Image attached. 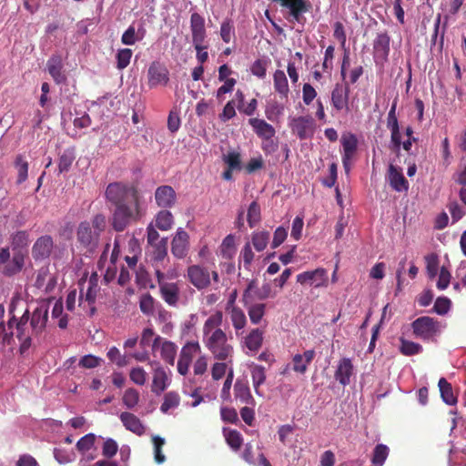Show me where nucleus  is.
I'll return each instance as SVG.
<instances>
[{"mask_svg":"<svg viewBox=\"0 0 466 466\" xmlns=\"http://www.w3.org/2000/svg\"><path fill=\"white\" fill-rule=\"evenodd\" d=\"M106 226V218L103 214H96L91 221L80 222L76 231L77 243L89 252L95 251Z\"/></svg>","mask_w":466,"mask_h":466,"instance_id":"nucleus-4","label":"nucleus"},{"mask_svg":"<svg viewBox=\"0 0 466 466\" xmlns=\"http://www.w3.org/2000/svg\"><path fill=\"white\" fill-rule=\"evenodd\" d=\"M226 441L228 444L233 449L238 450L242 444L241 434L235 430H230L226 433Z\"/></svg>","mask_w":466,"mask_h":466,"instance_id":"nucleus-64","label":"nucleus"},{"mask_svg":"<svg viewBox=\"0 0 466 466\" xmlns=\"http://www.w3.org/2000/svg\"><path fill=\"white\" fill-rule=\"evenodd\" d=\"M222 322L221 311H216L205 320L202 329L203 343L215 359L231 361L233 347L228 343L227 333L221 329Z\"/></svg>","mask_w":466,"mask_h":466,"instance_id":"nucleus-3","label":"nucleus"},{"mask_svg":"<svg viewBox=\"0 0 466 466\" xmlns=\"http://www.w3.org/2000/svg\"><path fill=\"white\" fill-rule=\"evenodd\" d=\"M201 348L198 341H188L181 349L177 361V371L181 375L188 372L193 358L200 353Z\"/></svg>","mask_w":466,"mask_h":466,"instance_id":"nucleus-12","label":"nucleus"},{"mask_svg":"<svg viewBox=\"0 0 466 466\" xmlns=\"http://www.w3.org/2000/svg\"><path fill=\"white\" fill-rule=\"evenodd\" d=\"M187 277L190 283L198 289H204L210 285V272L200 265H192L187 268Z\"/></svg>","mask_w":466,"mask_h":466,"instance_id":"nucleus-15","label":"nucleus"},{"mask_svg":"<svg viewBox=\"0 0 466 466\" xmlns=\"http://www.w3.org/2000/svg\"><path fill=\"white\" fill-rule=\"evenodd\" d=\"M248 124L251 126L256 135L261 139L274 137L276 135L274 127L264 119L257 117L249 118Z\"/></svg>","mask_w":466,"mask_h":466,"instance_id":"nucleus-30","label":"nucleus"},{"mask_svg":"<svg viewBox=\"0 0 466 466\" xmlns=\"http://www.w3.org/2000/svg\"><path fill=\"white\" fill-rule=\"evenodd\" d=\"M386 180L397 192H406L409 189V182L403 175L402 168L393 164L389 165Z\"/></svg>","mask_w":466,"mask_h":466,"instance_id":"nucleus-17","label":"nucleus"},{"mask_svg":"<svg viewBox=\"0 0 466 466\" xmlns=\"http://www.w3.org/2000/svg\"><path fill=\"white\" fill-rule=\"evenodd\" d=\"M156 277L161 298L170 307H177L180 299V290L177 283L167 282L165 273L156 269Z\"/></svg>","mask_w":466,"mask_h":466,"instance_id":"nucleus-8","label":"nucleus"},{"mask_svg":"<svg viewBox=\"0 0 466 466\" xmlns=\"http://www.w3.org/2000/svg\"><path fill=\"white\" fill-rule=\"evenodd\" d=\"M49 306L46 302H41L34 309L32 315H29V322L35 332L41 334L47 323Z\"/></svg>","mask_w":466,"mask_h":466,"instance_id":"nucleus-18","label":"nucleus"},{"mask_svg":"<svg viewBox=\"0 0 466 466\" xmlns=\"http://www.w3.org/2000/svg\"><path fill=\"white\" fill-rule=\"evenodd\" d=\"M76 158L75 150L73 148H66L59 157L58 171L59 173L67 172Z\"/></svg>","mask_w":466,"mask_h":466,"instance_id":"nucleus-45","label":"nucleus"},{"mask_svg":"<svg viewBox=\"0 0 466 466\" xmlns=\"http://www.w3.org/2000/svg\"><path fill=\"white\" fill-rule=\"evenodd\" d=\"M252 289V283H249L243 295L244 306L247 308L250 322L254 325L258 324L263 319L266 312V305L264 303H254L248 305L247 297Z\"/></svg>","mask_w":466,"mask_h":466,"instance_id":"nucleus-25","label":"nucleus"},{"mask_svg":"<svg viewBox=\"0 0 466 466\" xmlns=\"http://www.w3.org/2000/svg\"><path fill=\"white\" fill-rule=\"evenodd\" d=\"M29 241V235L26 231H17L11 237V246L14 250L27 247Z\"/></svg>","mask_w":466,"mask_h":466,"instance_id":"nucleus-54","label":"nucleus"},{"mask_svg":"<svg viewBox=\"0 0 466 466\" xmlns=\"http://www.w3.org/2000/svg\"><path fill=\"white\" fill-rule=\"evenodd\" d=\"M226 311L229 316V319L235 329L236 336H241L248 323L244 311L240 308H232L231 309Z\"/></svg>","mask_w":466,"mask_h":466,"instance_id":"nucleus-33","label":"nucleus"},{"mask_svg":"<svg viewBox=\"0 0 466 466\" xmlns=\"http://www.w3.org/2000/svg\"><path fill=\"white\" fill-rule=\"evenodd\" d=\"M123 404L127 409H134L139 401V392L133 388L126 390L122 398Z\"/></svg>","mask_w":466,"mask_h":466,"instance_id":"nucleus-51","label":"nucleus"},{"mask_svg":"<svg viewBox=\"0 0 466 466\" xmlns=\"http://www.w3.org/2000/svg\"><path fill=\"white\" fill-rule=\"evenodd\" d=\"M234 395L241 403L255 405L248 382L238 380L234 385Z\"/></svg>","mask_w":466,"mask_h":466,"instance_id":"nucleus-37","label":"nucleus"},{"mask_svg":"<svg viewBox=\"0 0 466 466\" xmlns=\"http://www.w3.org/2000/svg\"><path fill=\"white\" fill-rule=\"evenodd\" d=\"M179 395L175 391H169L164 396V401L160 406V410L163 413H167L169 410L177 408L179 405Z\"/></svg>","mask_w":466,"mask_h":466,"instance_id":"nucleus-48","label":"nucleus"},{"mask_svg":"<svg viewBox=\"0 0 466 466\" xmlns=\"http://www.w3.org/2000/svg\"><path fill=\"white\" fill-rule=\"evenodd\" d=\"M389 448L385 444H378L373 450L371 462L375 466H382L389 456Z\"/></svg>","mask_w":466,"mask_h":466,"instance_id":"nucleus-47","label":"nucleus"},{"mask_svg":"<svg viewBox=\"0 0 466 466\" xmlns=\"http://www.w3.org/2000/svg\"><path fill=\"white\" fill-rule=\"evenodd\" d=\"M400 350L403 355L412 356L420 353L422 346L417 342L401 339Z\"/></svg>","mask_w":466,"mask_h":466,"instance_id":"nucleus-50","label":"nucleus"},{"mask_svg":"<svg viewBox=\"0 0 466 466\" xmlns=\"http://www.w3.org/2000/svg\"><path fill=\"white\" fill-rule=\"evenodd\" d=\"M54 458L59 464H66L76 460V453L73 450L55 448L53 451Z\"/></svg>","mask_w":466,"mask_h":466,"instance_id":"nucleus-49","label":"nucleus"},{"mask_svg":"<svg viewBox=\"0 0 466 466\" xmlns=\"http://www.w3.org/2000/svg\"><path fill=\"white\" fill-rule=\"evenodd\" d=\"M189 249V235L182 228H178L171 241V253L177 258H184Z\"/></svg>","mask_w":466,"mask_h":466,"instance_id":"nucleus-16","label":"nucleus"},{"mask_svg":"<svg viewBox=\"0 0 466 466\" xmlns=\"http://www.w3.org/2000/svg\"><path fill=\"white\" fill-rule=\"evenodd\" d=\"M132 55H133V52L129 48L119 49L117 51L116 56V67L119 70H123L124 68H126L130 63Z\"/></svg>","mask_w":466,"mask_h":466,"instance_id":"nucleus-57","label":"nucleus"},{"mask_svg":"<svg viewBox=\"0 0 466 466\" xmlns=\"http://www.w3.org/2000/svg\"><path fill=\"white\" fill-rule=\"evenodd\" d=\"M106 198L116 206L112 217V227L116 231H123L145 215L142 197L132 186L119 182L110 183L106 189Z\"/></svg>","mask_w":466,"mask_h":466,"instance_id":"nucleus-1","label":"nucleus"},{"mask_svg":"<svg viewBox=\"0 0 466 466\" xmlns=\"http://www.w3.org/2000/svg\"><path fill=\"white\" fill-rule=\"evenodd\" d=\"M271 61L268 56L256 59L250 66L251 74L259 79H264L267 76V69Z\"/></svg>","mask_w":466,"mask_h":466,"instance_id":"nucleus-42","label":"nucleus"},{"mask_svg":"<svg viewBox=\"0 0 466 466\" xmlns=\"http://www.w3.org/2000/svg\"><path fill=\"white\" fill-rule=\"evenodd\" d=\"M119 419L127 431H129L137 436H142L145 433L146 426L135 414L124 411L119 415Z\"/></svg>","mask_w":466,"mask_h":466,"instance_id":"nucleus-28","label":"nucleus"},{"mask_svg":"<svg viewBox=\"0 0 466 466\" xmlns=\"http://www.w3.org/2000/svg\"><path fill=\"white\" fill-rule=\"evenodd\" d=\"M107 358L114 363H116L118 367H124L127 364V358L125 355H122L119 350L116 347H111L107 353Z\"/></svg>","mask_w":466,"mask_h":466,"instance_id":"nucleus-61","label":"nucleus"},{"mask_svg":"<svg viewBox=\"0 0 466 466\" xmlns=\"http://www.w3.org/2000/svg\"><path fill=\"white\" fill-rule=\"evenodd\" d=\"M438 386L440 388L442 400L448 405H455L457 403V398L453 393L451 383H449L446 379L441 378Z\"/></svg>","mask_w":466,"mask_h":466,"instance_id":"nucleus-41","label":"nucleus"},{"mask_svg":"<svg viewBox=\"0 0 466 466\" xmlns=\"http://www.w3.org/2000/svg\"><path fill=\"white\" fill-rule=\"evenodd\" d=\"M316 352L314 350H308L302 354H295L292 358V370L299 374H304L308 366L311 363L315 358Z\"/></svg>","mask_w":466,"mask_h":466,"instance_id":"nucleus-31","label":"nucleus"},{"mask_svg":"<svg viewBox=\"0 0 466 466\" xmlns=\"http://www.w3.org/2000/svg\"><path fill=\"white\" fill-rule=\"evenodd\" d=\"M350 85L349 83H337L331 91L330 101L333 108L336 111L346 110L349 111L350 100Z\"/></svg>","mask_w":466,"mask_h":466,"instance_id":"nucleus-13","label":"nucleus"},{"mask_svg":"<svg viewBox=\"0 0 466 466\" xmlns=\"http://www.w3.org/2000/svg\"><path fill=\"white\" fill-rule=\"evenodd\" d=\"M54 248V241L50 236H42L36 239L32 248V256L35 260L47 258Z\"/></svg>","mask_w":466,"mask_h":466,"instance_id":"nucleus-22","label":"nucleus"},{"mask_svg":"<svg viewBox=\"0 0 466 466\" xmlns=\"http://www.w3.org/2000/svg\"><path fill=\"white\" fill-rule=\"evenodd\" d=\"M20 301L13 300L10 304L9 313L12 317L8 320V326L10 329H15V336L20 342L19 352L21 355H25L32 346L33 338L39 335L33 330L31 323L29 322V310L25 309L22 316L19 319L14 314V311Z\"/></svg>","mask_w":466,"mask_h":466,"instance_id":"nucleus-5","label":"nucleus"},{"mask_svg":"<svg viewBox=\"0 0 466 466\" xmlns=\"http://www.w3.org/2000/svg\"><path fill=\"white\" fill-rule=\"evenodd\" d=\"M98 290V276L96 273H93L87 280L86 290L85 291L84 287L81 289V298L85 296L86 301L93 303Z\"/></svg>","mask_w":466,"mask_h":466,"instance_id":"nucleus-39","label":"nucleus"},{"mask_svg":"<svg viewBox=\"0 0 466 466\" xmlns=\"http://www.w3.org/2000/svg\"><path fill=\"white\" fill-rule=\"evenodd\" d=\"M260 207L253 201L248 209L247 220L250 228H254L260 221Z\"/></svg>","mask_w":466,"mask_h":466,"instance_id":"nucleus-55","label":"nucleus"},{"mask_svg":"<svg viewBox=\"0 0 466 466\" xmlns=\"http://www.w3.org/2000/svg\"><path fill=\"white\" fill-rule=\"evenodd\" d=\"M109 244H106L105 247V249L103 253L100 256V258L98 260V267L101 270L106 268L104 279L106 282H109L115 279L116 268V262L117 260L118 257V244L115 242L114 248L110 255V259L107 260V255L109 252Z\"/></svg>","mask_w":466,"mask_h":466,"instance_id":"nucleus-11","label":"nucleus"},{"mask_svg":"<svg viewBox=\"0 0 466 466\" xmlns=\"http://www.w3.org/2000/svg\"><path fill=\"white\" fill-rule=\"evenodd\" d=\"M264 332L262 329L256 328L251 329L245 337H243L242 346L247 349V354H254L259 350L262 346Z\"/></svg>","mask_w":466,"mask_h":466,"instance_id":"nucleus-27","label":"nucleus"},{"mask_svg":"<svg viewBox=\"0 0 466 466\" xmlns=\"http://www.w3.org/2000/svg\"><path fill=\"white\" fill-rule=\"evenodd\" d=\"M451 306V301L450 299L446 297H440L434 303L433 311L438 315L443 316L450 311Z\"/></svg>","mask_w":466,"mask_h":466,"instance_id":"nucleus-59","label":"nucleus"},{"mask_svg":"<svg viewBox=\"0 0 466 466\" xmlns=\"http://www.w3.org/2000/svg\"><path fill=\"white\" fill-rule=\"evenodd\" d=\"M154 444V459L157 464H162L166 461V456L162 452V447L165 444V439L159 436L153 437Z\"/></svg>","mask_w":466,"mask_h":466,"instance_id":"nucleus-58","label":"nucleus"},{"mask_svg":"<svg viewBox=\"0 0 466 466\" xmlns=\"http://www.w3.org/2000/svg\"><path fill=\"white\" fill-rule=\"evenodd\" d=\"M342 146V165L347 174L350 173L351 168V160L354 157L357 147L358 139L354 134L343 135L341 137Z\"/></svg>","mask_w":466,"mask_h":466,"instance_id":"nucleus-14","label":"nucleus"},{"mask_svg":"<svg viewBox=\"0 0 466 466\" xmlns=\"http://www.w3.org/2000/svg\"><path fill=\"white\" fill-rule=\"evenodd\" d=\"M153 250V261L157 264L162 262L167 256V238H161L157 244L151 245Z\"/></svg>","mask_w":466,"mask_h":466,"instance_id":"nucleus-46","label":"nucleus"},{"mask_svg":"<svg viewBox=\"0 0 466 466\" xmlns=\"http://www.w3.org/2000/svg\"><path fill=\"white\" fill-rule=\"evenodd\" d=\"M426 270L431 279L436 277L439 269V256L435 253H431L425 257Z\"/></svg>","mask_w":466,"mask_h":466,"instance_id":"nucleus-56","label":"nucleus"},{"mask_svg":"<svg viewBox=\"0 0 466 466\" xmlns=\"http://www.w3.org/2000/svg\"><path fill=\"white\" fill-rule=\"evenodd\" d=\"M190 30L193 45L204 44L206 39L205 19L198 13L190 16Z\"/></svg>","mask_w":466,"mask_h":466,"instance_id":"nucleus-26","label":"nucleus"},{"mask_svg":"<svg viewBox=\"0 0 466 466\" xmlns=\"http://www.w3.org/2000/svg\"><path fill=\"white\" fill-rule=\"evenodd\" d=\"M387 127L390 131V147L396 153L400 150L401 134L397 116L387 117Z\"/></svg>","mask_w":466,"mask_h":466,"instance_id":"nucleus-32","label":"nucleus"},{"mask_svg":"<svg viewBox=\"0 0 466 466\" xmlns=\"http://www.w3.org/2000/svg\"><path fill=\"white\" fill-rule=\"evenodd\" d=\"M251 379L252 384L257 395L261 396V392L259 391V387L266 380V370L265 368L261 365H255L251 369Z\"/></svg>","mask_w":466,"mask_h":466,"instance_id":"nucleus-43","label":"nucleus"},{"mask_svg":"<svg viewBox=\"0 0 466 466\" xmlns=\"http://www.w3.org/2000/svg\"><path fill=\"white\" fill-rule=\"evenodd\" d=\"M235 34L234 25L231 20L226 19L220 25V36L225 43H229Z\"/></svg>","mask_w":466,"mask_h":466,"instance_id":"nucleus-60","label":"nucleus"},{"mask_svg":"<svg viewBox=\"0 0 466 466\" xmlns=\"http://www.w3.org/2000/svg\"><path fill=\"white\" fill-rule=\"evenodd\" d=\"M375 58L386 60L390 53V37L387 34H379L373 45Z\"/></svg>","mask_w":466,"mask_h":466,"instance_id":"nucleus-36","label":"nucleus"},{"mask_svg":"<svg viewBox=\"0 0 466 466\" xmlns=\"http://www.w3.org/2000/svg\"><path fill=\"white\" fill-rule=\"evenodd\" d=\"M174 224V218L170 211L167 209L160 210L155 217V225L157 229L162 231L169 230Z\"/></svg>","mask_w":466,"mask_h":466,"instance_id":"nucleus-40","label":"nucleus"},{"mask_svg":"<svg viewBox=\"0 0 466 466\" xmlns=\"http://www.w3.org/2000/svg\"><path fill=\"white\" fill-rule=\"evenodd\" d=\"M297 282L315 289L326 288L329 284L328 271L323 268L304 271L297 275Z\"/></svg>","mask_w":466,"mask_h":466,"instance_id":"nucleus-10","label":"nucleus"},{"mask_svg":"<svg viewBox=\"0 0 466 466\" xmlns=\"http://www.w3.org/2000/svg\"><path fill=\"white\" fill-rule=\"evenodd\" d=\"M106 198L116 206L112 217V227L116 231H123L145 215L142 197L132 186L119 182L110 183L106 189Z\"/></svg>","mask_w":466,"mask_h":466,"instance_id":"nucleus-2","label":"nucleus"},{"mask_svg":"<svg viewBox=\"0 0 466 466\" xmlns=\"http://www.w3.org/2000/svg\"><path fill=\"white\" fill-rule=\"evenodd\" d=\"M25 265V254L21 251L14 253L12 258L4 265L2 273L5 276L11 277L19 273Z\"/></svg>","mask_w":466,"mask_h":466,"instance_id":"nucleus-34","label":"nucleus"},{"mask_svg":"<svg viewBox=\"0 0 466 466\" xmlns=\"http://www.w3.org/2000/svg\"><path fill=\"white\" fill-rule=\"evenodd\" d=\"M169 80L168 70L160 63L153 62L148 68V84L151 87L166 86Z\"/></svg>","mask_w":466,"mask_h":466,"instance_id":"nucleus-24","label":"nucleus"},{"mask_svg":"<svg viewBox=\"0 0 466 466\" xmlns=\"http://www.w3.org/2000/svg\"><path fill=\"white\" fill-rule=\"evenodd\" d=\"M289 127L299 139L310 138L315 132V122L310 116L289 117Z\"/></svg>","mask_w":466,"mask_h":466,"instance_id":"nucleus-9","label":"nucleus"},{"mask_svg":"<svg viewBox=\"0 0 466 466\" xmlns=\"http://www.w3.org/2000/svg\"><path fill=\"white\" fill-rule=\"evenodd\" d=\"M170 385V378L164 368L157 366L154 370L151 390L160 395Z\"/></svg>","mask_w":466,"mask_h":466,"instance_id":"nucleus-29","label":"nucleus"},{"mask_svg":"<svg viewBox=\"0 0 466 466\" xmlns=\"http://www.w3.org/2000/svg\"><path fill=\"white\" fill-rule=\"evenodd\" d=\"M140 310L147 316H151L155 311V299L154 298L147 293L143 294L139 299Z\"/></svg>","mask_w":466,"mask_h":466,"instance_id":"nucleus-52","label":"nucleus"},{"mask_svg":"<svg viewBox=\"0 0 466 466\" xmlns=\"http://www.w3.org/2000/svg\"><path fill=\"white\" fill-rule=\"evenodd\" d=\"M280 13L284 19L290 24L305 25V14L312 9L309 0H279Z\"/></svg>","mask_w":466,"mask_h":466,"instance_id":"nucleus-6","label":"nucleus"},{"mask_svg":"<svg viewBox=\"0 0 466 466\" xmlns=\"http://www.w3.org/2000/svg\"><path fill=\"white\" fill-rule=\"evenodd\" d=\"M155 200L159 208H170L176 204L177 194L171 186H160L155 191Z\"/></svg>","mask_w":466,"mask_h":466,"instance_id":"nucleus-23","label":"nucleus"},{"mask_svg":"<svg viewBox=\"0 0 466 466\" xmlns=\"http://www.w3.org/2000/svg\"><path fill=\"white\" fill-rule=\"evenodd\" d=\"M152 350L154 351L159 350L161 358L168 364L174 365L177 350V347L174 342L168 340L162 341L161 338L157 336L152 343Z\"/></svg>","mask_w":466,"mask_h":466,"instance_id":"nucleus-19","label":"nucleus"},{"mask_svg":"<svg viewBox=\"0 0 466 466\" xmlns=\"http://www.w3.org/2000/svg\"><path fill=\"white\" fill-rule=\"evenodd\" d=\"M46 70L56 84L60 85L66 81L63 58L60 55H53L48 58L46 62Z\"/></svg>","mask_w":466,"mask_h":466,"instance_id":"nucleus-20","label":"nucleus"},{"mask_svg":"<svg viewBox=\"0 0 466 466\" xmlns=\"http://www.w3.org/2000/svg\"><path fill=\"white\" fill-rule=\"evenodd\" d=\"M355 373V368L350 358H342L339 360L334 377L343 387L350 383V379Z\"/></svg>","mask_w":466,"mask_h":466,"instance_id":"nucleus-21","label":"nucleus"},{"mask_svg":"<svg viewBox=\"0 0 466 466\" xmlns=\"http://www.w3.org/2000/svg\"><path fill=\"white\" fill-rule=\"evenodd\" d=\"M146 35V29L143 25H140L136 29L134 25H130L121 36V42L126 46L135 45L137 42L141 41Z\"/></svg>","mask_w":466,"mask_h":466,"instance_id":"nucleus-35","label":"nucleus"},{"mask_svg":"<svg viewBox=\"0 0 466 466\" xmlns=\"http://www.w3.org/2000/svg\"><path fill=\"white\" fill-rule=\"evenodd\" d=\"M117 451L118 445L115 440L108 438L104 441L102 454L105 458H113L116 454Z\"/></svg>","mask_w":466,"mask_h":466,"instance_id":"nucleus-62","label":"nucleus"},{"mask_svg":"<svg viewBox=\"0 0 466 466\" xmlns=\"http://www.w3.org/2000/svg\"><path fill=\"white\" fill-rule=\"evenodd\" d=\"M96 441V435L93 433H87L82 438L78 440L76 442V449L79 452H81L83 455L86 453L88 451H90Z\"/></svg>","mask_w":466,"mask_h":466,"instance_id":"nucleus-53","label":"nucleus"},{"mask_svg":"<svg viewBox=\"0 0 466 466\" xmlns=\"http://www.w3.org/2000/svg\"><path fill=\"white\" fill-rule=\"evenodd\" d=\"M275 91L283 98H287L289 93V82L286 74L282 70H276L273 74Z\"/></svg>","mask_w":466,"mask_h":466,"instance_id":"nucleus-38","label":"nucleus"},{"mask_svg":"<svg viewBox=\"0 0 466 466\" xmlns=\"http://www.w3.org/2000/svg\"><path fill=\"white\" fill-rule=\"evenodd\" d=\"M15 167L18 171V183H23L27 178L28 173V163L23 158V157L19 156L15 159Z\"/></svg>","mask_w":466,"mask_h":466,"instance_id":"nucleus-63","label":"nucleus"},{"mask_svg":"<svg viewBox=\"0 0 466 466\" xmlns=\"http://www.w3.org/2000/svg\"><path fill=\"white\" fill-rule=\"evenodd\" d=\"M411 326L414 335L423 340L433 339L445 328V325L437 319L427 316L416 319Z\"/></svg>","mask_w":466,"mask_h":466,"instance_id":"nucleus-7","label":"nucleus"},{"mask_svg":"<svg viewBox=\"0 0 466 466\" xmlns=\"http://www.w3.org/2000/svg\"><path fill=\"white\" fill-rule=\"evenodd\" d=\"M270 234L268 231H255L251 236V244L258 252L263 251L268 242Z\"/></svg>","mask_w":466,"mask_h":466,"instance_id":"nucleus-44","label":"nucleus"}]
</instances>
